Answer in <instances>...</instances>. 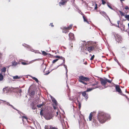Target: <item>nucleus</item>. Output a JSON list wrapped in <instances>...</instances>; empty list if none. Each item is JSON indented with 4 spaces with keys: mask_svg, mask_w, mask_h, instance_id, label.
Here are the masks:
<instances>
[{
    "mask_svg": "<svg viewBox=\"0 0 129 129\" xmlns=\"http://www.w3.org/2000/svg\"><path fill=\"white\" fill-rule=\"evenodd\" d=\"M58 60V59H55L54 60L52 61V62L53 63H54L57 61Z\"/></svg>",
    "mask_w": 129,
    "mask_h": 129,
    "instance_id": "obj_40",
    "label": "nucleus"
},
{
    "mask_svg": "<svg viewBox=\"0 0 129 129\" xmlns=\"http://www.w3.org/2000/svg\"><path fill=\"white\" fill-rule=\"evenodd\" d=\"M1 101L3 102V103H4L6 105H8V104L9 102H7L5 101H4V100H2Z\"/></svg>",
    "mask_w": 129,
    "mask_h": 129,
    "instance_id": "obj_34",
    "label": "nucleus"
},
{
    "mask_svg": "<svg viewBox=\"0 0 129 129\" xmlns=\"http://www.w3.org/2000/svg\"><path fill=\"white\" fill-rule=\"evenodd\" d=\"M100 13L105 17L107 19H109L110 21V18L107 15L106 13L104 11H100Z\"/></svg>",
    "mask_w": 129,
    "mask_h": 129,
    "instance_id": "obj_6",
    "label": "nucleus"
},
{
    "mask_svg": "<svg viewBox=\"0 0 129 129\" xmlns=\"http://www.w3.org/2000/svg\"><path fill=\"white\" fill-rule=\"evenodd\" d=\"M96 6L95 7V8H94V9H97V4H96Z\"/></svg>",
    "mask_w": 129,
    "mask_h": 129,
    "instance_id": "obj_54",
    "label": "nucleus"
},
{
    "mask_svg": "<svg viewBox=\"0 0 129 129\" xmlns=\"http://www.w3.org/2000/svg\"><path fill=\"white\" fill-rule=\"evenodd\" d=\"M42 54L43 55H47L48 54H49L50 55V54H48V53L46 52L45 51H42Z\"/></svg>",
    "mask_w": 129,
    "mask_h": 129,
    "instance_id": "obj_30",
    "label": "nucleus"
},
{
    "mask_svg": "<svg viewBox=\"0 0 129 129\" xmlns=\"http://www.w3.org/2000/svg\"><path fill=\"white\" fill-rule=\"evenodd\" d=\"M81 105V104H80V103H79V108H80Z\"/></svg>",
    "mask_w": 129,
    "mask_h": 129,
    "instance_id": "obj_53",
    "label": "nucleus"
},
{
    "mask_svg": "<svg viewBox=\"0 0 129 129\" xmlns=\"http://www.w3.org/2000/svg\"><path fill=\"white\" fill-rule=\"evenodd\" d=\"M93 121L92 123V124L93 125H94L95 126H97L99 125V124L97 121L96 120L93 118Z\"/></svg>",
    "mask_w": 129,
    "mask_h": 129,
    "instance_id": "obj_10",
    "label": "nucleus"
},
{
    "mask_svg": "<svg viewBox=\"0 0 129 129\" xmlns=\"http://www.w3.org/2000/svg\"><path fill=\"white\" fill-rule=\"evenodd\" d=\"M110 116L107 114L102 112H100L97 116V119L100 122L105 123L106 120L110 119Z\"/></svg>",
    "mask_w": 129,
    "mask_h": 129,
    "instance_id": "obj_1",
    "label": "nucleus"
},
{
    "mask_svg": "<svg viewBox=\"0 0 129 129\" xmlns=\"http://www.w3.org/2000/svg\"><path fill=\"white\" fill-rule=\"evenodd\" d=\"M40 59H36L35 60H33L31 61H30L29 63H27L25 62H21V64L23 65H26L29 64V63H31L32 62H33L35 61H36L37 60H39Z\"/></svg>",
    "mask_w": 129,
    "mask_h": 129,
    "instance_id": "obj_9",
    "label": "nucleus"
},
{
    "mask_svg": "<svg viewBox=\"0 0 129 129\" xmlns=\"http://www.w3.org/2000/svg\"><path fill=\"white\" fill-rule=\"evenodd\" d=\"M79 78L80 80H80V81L82 83L84 84H87L85 83L83 81V80L87 81L89 80V79L88 78L83 77L82 76H80Z\"/></svg>",
    "mask_w": 129,
    "mask_h": 129,
    "instance_id": "obj_2",
    "label": "nucleus"
},
{
    "mask_svg": "<svg viewBox=\"0 0 129 129\" xmlns=\"http://www.w3.org/2000/svg\"><path fill=\"white\" fill-rule=\"evenodd\" d=\"M80 120L78 119V121L79 124L80 125H82L83 126L84 125L85 120L83 119V118L82 117V118L80 116H79Z\"/></svg>",
    "mask_w": 129,
    "mask_h": 129,
    "instance_id": "obj_4",
    "label": "nucleus"
},
{
    "mask_svg": "<svg viewBox=\"0 0 129 129\" xmlns=\"http://www.w3.org/2000/svg\"><path fill=\"white\" fill-rule=\"evenodd\" d=\"M84 64H87V62H84Z\"/></svg>",
    "mask_w": 129,
    "mask_h": 129,
    "instance_id": "obj_58",
    "label": "nucleus"
},
{
    "mask_svg": "<svg viewBox=\"0 0 129 129\" xmlns=\"http://www.w3.org/2000/svg\"><path fill=\"white\" fill-rule=\"evenodd\" d=\"M116 61L117 62V63L118 64H119V62H118V60H116Z\"/></svg>",
    "mask_w": 129,
    "mask_h": 129,
    "instance_id": "obj_59",
    "label": "nucleus"
},
{
    "mask_svg": "<svg viewBox=\"0 0 129 129\" xmlns=\"http://www.w3.org/2000/svg\"><path fill=\"white\" fill-rule=\"evenodd\" d=\"M56 106H54V105H53V107L54 109H56V107H55Z\"/></svg>",
    "mask_w": 129,
    "mask_h": 129,
    "instance_id": "obj_47",
    "label": "nucleus"
},
{
    "mask_svg": "<svg viewBox=\"0 0 129 129\" xmlns=\"http://www.w3.org/2000/svg\"><path fill=\"white\" fill-rule=\"evenodd\" d=\"M22 45L24 47H26V48H28V50L33 51V50L31 49L29 45H27L25 44H23Z\"/></svg>",
    "mask_w": 129,
    "mask_h": 129,
    "instance_id": "obj_11",
    "label": "nucleus"
},
{
    "mask_svg": "<svg viewBox=\"0 0 129 129\" xmlns=\"http://www.w3.org/2000/svg\"><path fill=\"white\" fill-rule=\"evenodd\" d=\"M50 72H48V73H45V74H44V75H48V74L50 73Z\"/></svg>",
    "mask_w": 129,
    "mask_h": 129,
    "instance_id": "obj_50",
    "label": "nucleus"
},
{
    "mask_svg": "<svg viewBox=\"0 0 129 129\" xmlns=\"http://www.w3.org/2000/svg\"><path fill=\"white\" fill-rule=\"evenodd\" d=\"M61 56H55V57L56 58H59V59H61Z\"/></svg>",
    "mask_w": 129,
    "mask_h": 129,
    "instance_id": "obj_44",
    "label": "nucleus"
},
{
    "mask_svg": "<svg viewBox=\"0 0 129 129\" xmlns=\"http://www.w3.org/2000/svg\"><path fill=\"white\" fill-rule=\"evenodd\" d=\"M5 90H6V88H4L3 89V91H5Z\"/></svg>",
    "mask_w": 129,
    "mask_h": 129,
    "instance_id": "obj_57",
    "label": "nucleus"
},
{
    "mask_svg": "<svg viewBox=\"0 0 129 129\" xmlns=\"http://www.w3.org/2000/svg\"><path fill=\"white\" fill-rule=\"evenodd\" d=\"M63 65V64H62V63L61 64H60V65L58 66L57 67V68L55 69H56L59 66H61L62 65Z\"/></svg>",
    "mask_w": 129,
    "mask_h": 129,
    "instance_id": "obj_51",
    "label": "nucleus"
},
{
    "mask_svg": "<svg viewBox=\"0 0 129 129\" xmlns=\"http://www.w3.org/2000/svg\"><path fill=\"white\" fill-rule=\"evenodd\" d=\"M4 78V77L1 73H0V81H2Z\"/></svg>",
    "mask_w": 129,
    "mask_h": 129,
    "instance_id": "obj_23",
    "label": "nucleus"
},
{
    "mask_svg": "<svg viewBox=\"0 0 129 129\" xmlns=\"http://www.w3.org/2000/svg\"><path fill=\"white\" fill-rule=\"evenodd\" d=\"M69 36L70 39H73L74 38V34L71 33L69 34Z\"/></svg>",
    "mask_w": 129,
    "mask_h": 129,
    "instance_id": "obj_18",
    "label": "nucleus"
},
{
    "mask_svg": "<svg viewBox=\"0 0 129 129\" xmlns=\"http://www.w3.org/2000/svg\"><path fill=\"white\" fill-rule=\"evenodd\" d=\"M17 91L16 92L19 93L20 94L22 92V91L21 89L17 88Z\"/></svg>",
    "mask_w": 129,
    "mask_h": 129,
    "instance_id": "obj_24",
    "label": "nucleus"
},
{
    "mask_svg": "<svg viewBox=\"0 0 129 129\" xmlns=\"http://www.w3.org/2000/svg\"><path fill=\"white\" fill-rule=\"evenodd\" d=\"M22 120L23 121V119L24 118L25 119H26L27 121V119H28V118L26 117V116H22Z\"/></svg>",
    "mask_w": 129,
    "mask_h": 129,
    "instance_id": "obj_33",
    "label": "nucleus"
},
{
    "mask_svg": "<svg viewBox=\"0 0 129 129\" xmlns=\"http://www.w3.org/2000/svg\"><path fill=\"white\" fill-rule=\"evenodd\" d=\"M116 40L118 42H120V41L121 40L122 38L118 34L116 35V36H115Z\"/></svg>",
    "mask_w": 129,
    "mask_h": 129,
    "instance_id": "obj_5",
    "label": "nucleus"
},
{
    "mask_svg": "<svg viewBox=\"0 0 129 129\" xmlns=\"http://www.w3.org/2000/svg\"><path fill=\"white\" fill-rule=\"evenodd\" d=\"M69 100L71 101H72L73 100V98H69Z\"/></svg>",
    "mask_w": 129,
    "mask_h": 129,
    "instance_id": "obj_48",
    "label": "nucleus"
},
{
    "mask_svg": "<svg viewBox=\"0 0 129 129\" xmlns=\"http://www.w3.org/2000/svg\"><path fill=\"white\" fill-rule=\"evenodd\" d=\"M51 97L52 102L54 103L55 106H57V103L56 100L54 98L52 97L51 96Z\"/></svg>",
    "mask_w": 129,
    "mask_h": 129,
    "instance_id": "obj_13",
    "label": "nucleus"
},
{
    "mask_svg": "<svg viewBox=\"0 0 129 129\" xmlns=\"http://www.w3.org/2000/svg\"><path fill=\"white\" fill-rule=\"evenodd\" d=\"M47 126L46 125H45V129H47ZM50 129H57V128L55 127H50Z\"/></svg>",
    "mask_w": 129,
    "mask_h": 129,
    "instance_id": "obj_21",
    "label": "nucleus"
},
{
    "mask_svg": "<svg viewBox=\"0 0 129 129\" xmlns=\"http://www.w3.org/2000/svg\"><path fill=\"white\" fill-rule=\"evenodd\" d=\"M15 110H16L18 111V113L20 115H21V114H23V113L20 112L18 110L16 109H15Z\"/></svg>",
    "mask_w": 129,
    "mask_h": 129,
    "instance_id": "obj_41",
    "label": "nucleus"
},
{
    "mask_svg": "<svg viewBox=\"0 0 129 129\" xmlns=\"http://www.w3.org/2000/svg\"><path fill=\"white\" fill-rule=\"evenodd\" d=\"M83 19H84V22H86L87 23L89 24V22L87 21V19H86L85 18L84 16H83Z\"/></svg>",
    "mask_w": 129,
    "mask_h": 129,
    "instance_id": "obj_27",
    "label": "nucleus"
},
{
    "mask_svg": "<svg viewBox=\"0 0 129 129\" xmlns=\"http://www.w3.org/2000/svg\"><path fill=\"white\" fill-rule=\"evenodd\" d=\"M28 93L29 94V95L31 97H33L35 94V91L33 90H30L29 88V89L28 91Z\"/></svg>",
    "mask_w": 129,
    "mask_h": 129,
    "instance_id": "obj_8",
    "label": "nucleus"
},
{
    "mask_svg": "<svg viewBox=\"0 0 129 129\" xmlns=\"http://www.w3.org/2000/svg\"><path fill=\"white\" fill-rule=\"evenodd\" d=\"M92 116V115L91 113H90L89 117V118L90 121H91V120Z\"/></svg>",
    "mask_w": 129,
    "mask_h": 129,
    "instance_id": "obj_35",
    "label": "nucleus"
},
{
    "mask_svg": "<svg viewBox=\"0 0 129 129\" xmlns=\"http://www.w3.org/2000/svg\"><path fill=\"white\" fill-rule=\"evenodd\" d=\"M104 79H106L107 82L109 83H111L112 81V80H110L109 79H107L105 78V77L104 78Z\"/></svg>",
    "mask_w": 129,
    "mask_h": 129,
    "instance_id": "obj_25",
    "label": "nucleus"
},
{
    "mask_svg": "<svg viewBox=\"0 0 129 129\" xmlns=\"http://www.w3.org/2000/svg\"><path fill=\"white\" fill-rule=\"evenodd\" d=\"M128 27L129 28V23L128 24Z\"/></svg>",
    "mask_w": 129,
    "mask_h": 129,
    "instance_id": "obj_63",
    "label": "nucleus"
},
{
    "mask_svg": "<svg viewBox=\"0 0 129 129\" xmlns=\"http://www.w3.org/2000/svg\"><path fill=\"white\" fill-rule=\"evenodd\" d=\"M98 82H97L96 83V84H96V85H97V84H98Z\"/></svg>",
    "mask_w": 129,
    "mask_h": 129,
    "instance_id": "obj_60",
    "label": "nucleus"
},
{
    "mask_svg": "<svg viewBox=\"0 0 129 129\" xmlns=\"http://www.w3.org/2000/svg\"><path fill=\"white\" fill-rule=\"evenodd\" d=\"M7 105L10 106L11 107H12L13 109H16L12 105L10 104L9 103H8V105Z\"/></svg>",
    "mask_w": 129,
    "mask_h": 129,
    "instance_id": "obj_31",
    "label": "nucleus"
},
{
    "mask_svg": "<svg viewBox=\"0 0 129 129\" xmlns=\"http://www.w3.org/2000/svg\"><path fill=\"white\" fill-rule=\"evenodd\" d=\"M119 12L120 13V14L122 16H124V14L121 11H119Z\"/></svg>",
    "mask_w": 129,
    "mask_h": 129,
    "instance_id": "obj_39",
    "label": "nucleus"
},
{
    "mask_svg": "<svg viewBox=\"0 0 129 129\" xmlns=\"http://www.w3.org/2000/svg\"><path fill=\"white\" fill-rule=\"evenodd\" d=\"M125 9L126 10L128 9L129 8L127 6H126L125 7Z\"/></svg>",
    "mask_w": 129,
    "mask_h": 129,
    "instance_id": "obj_49",
    "label": "nucleus"
},
{
    "mask_svg": "<svg viewBox=\"0 0 129 129\" xmlns=\"http://www.w3.org/2000/svg\"><path fill=\"white\" fill-rule=\"evenodd\" d=\"M98 88V86H96L94 88L92 87L91 88H87V90H86V92H89V91H91L92 90H93L94 89L96 88Z\"/></svg>",
    "mask_w": 129,
    "mask_h": 129,
    "instance_id": "obj_17",
    "label": "nucleus"
},
{
    "mask_svg": "<svg viewBox=\"0 0 129 129\" xmlns=\"http://www.w3.org/2000/svg\"><path fill=\"white\" fill-rule=\"evenodd\" d=\"M94 49V47L93 46H88L87 48V50L90 52L92 51Z\"/></svg>",
    "mask_w": 129,
    "mask_h": 129,
    "instance_id": "obj_16",
    "label": "nucleus"
},
{
    "mask_svg": "<svg viewBox=\"0 0 129 129\" xmlns=\"http://www.w3.org/2000/svg\"><path fill=\"white\" fill-rule=\"evenodd\" d=\"M63 66H64V68L66 69V76L67 77V72H68V70L67 68V66L66 65H65V64H63Z\"/></svg>",
    "mask_w": 129,
    "mask_h": 129,
    "instance_id": "obj_26",
    "label": "nucleus"
},
{
    "mask_svg": "<svg viewBox=\"0 0 129 129\" xmlns=\"http://www.w3.org/2000/svg\"><path fill=\"white\" fill-rule=\"evenodd\" d=\"M43 104H39L37 105V107L38 108H40L42 106H43Z\"/></svg>",
    "mask_w": 129,
    "mask_h": 129,
    "instance_id": "obj_38",
    "label": "nucleus"
},
{
    "mask_svg": "<svg viewBox=\"0 0 129 129\" xmlns=\"http://www.w3.org/2000/svg\"><path fill=\"white\" fill-rule=\"evenodd\" d=\"M56 114H57V115H58V112H56Z\"/></svg>",
    "mask_w": 129,
    "mask_h": 129,
    "instance_id": "obj_62",
    "label": "nucleus"
},
{
    "mask_svg": "<svg viewBox=\"0 0 129 129\" xmlns=\"http://www.w3.org/2000/svg\"><path fill=\"white\" fill-rule=\"evenodd\" d=\"M6 68L4 67L1 70L2 72L5 73L6 71Z\"/></svg>",
    "mask_w": 129,
    "mask_h": 129,
    "instance_id": "obj_20",
    "label": "nucleus"
},
{
    "mask_svg": "<svg viewBox=\"0 0 129 129\" xmlns=\"http://www.w3.org/2000/svg\"><path fill=\"white\" fill-rule=\"evenodd\" d=\"M50 24L51 25V26H52V27L53 26V25L52 24V23H50Z\"/></svg>",
    "mask_w": 129,
    "mask_h": 129,
    "instance_id": "obj_56",
    "label": "nucleus"
},
{
    "mask_svg": "<svg viewBox=\"0 0 129 129\" xmlns=\"http://www.w3.org/2000/svg\"><path fill=\"white\" fill-rule=\"evenodd\" d=\"M119 21H117V23L118 24V26L119 27Z\"/></svg>",
    "mask_w": 129,
    "mask_h": 129,
    "instance_id": "obj_52",
    "label": "nucleus"
},
{
    "mask_svg": "<svg viewBox=\"0 0 129 129\" xmlns=\"http://www.w3.org/2000/svg\"><path fill=\"white\" fill-rule=\"evenodd\" d=\"M102 2V4L103 5H104L106 3V2L104 0H101Z\"/></svg>",
    "mask_w": 129,
    "mask_h": 129,
    "instance_id": "obj_42",
    "label": "nucleus"
},
{
    "mask_svg": "<svg viewBox=\"0 0 129 129\" xmlns=\"http://www.w3.org/2000/svg\"><path fill=\"white\" fill-rule=\"evenodd\" d=\"M121 2H122L123 1H124V0H120Z\"/></svg>",
    "mask_w": 129,
    "mask_h": 129,
    "instance_id": "obj_61",
    "label": "nucleus"
},
{
    "mask_svg": "<svg viewBox=\"0 0 129 129\" xmlns=\"http://www.w3.org/2000/svg\"><path fill=\"white\" fill-rule=\"evenodd\" d=\"M61 59L63 61L62 62V64H64V63L65 62V58L64 57H61Z\"/></svg>",
    "mask_w": 129,
    "mask_h": 129,
    "instance_id": "obj_29",
    "label": "nucleus"
},
{
    "mask_svg": "<svg viewBox=\"0 0 129 129\" xmlns=\"http://www.w3.org/2000/svg\"><path fill=\"white\" fill-rule=\"evenodd\" d=\"M96 84H92V86H94L95 85H96Z\"/></svg>",
    "mask_w": 129,
    "mask_h": 129,
    "instance_id": "obj_55",
    "label": "nucleus"
},
{
    "mask_svg": "<svg viewBox=\"0 0 129 129\" xmlns=\"http://www.w3.org/2000/svg\"><path fill=\"white\" fill-rule=\"evenodd\" d=\"M125 17L128 21H129V15H125Z\"/></svg>",
    "mask_w": 129,
    "mask_h": 129,
    "instance_id": "obj_36",
    "label": "nucleus"
},
{
    "mask_svg": "<svg viewBox=\"0 0 129 129\" xmlns=\"http://www.w3.org/2000/svg\"><path fill=\"white\" fill-rule=\"evenodd\" d=\"M72 25H73L72 24L70 25L69 26L67 27V28L69 29H71L72 28Z\"/></svg>",
    "mask_w": 129,
    "mask_h": 129,
    "instance_id": "obj_37",
    "label": "nucleus"
},
{
    "mask_svg": "<svg viewBox=\"0 0 129 129\" xmlns=\"http://www.w3.org/2000/svg\"><path fill=\"white\" fill-rule=\"evenodd\" d=\"M94 57V55H93L92 56H91V57L90 58V60H92L93 59Z\"/></svg>",
    "mask_w": 129,
    "mask_h": 129,
    "instance_id": "obj_45",
    "label": "nucleus"
},
{
    "mask_svg": "<svg viewBox=\"0 0 129 129\" xmlns=\"http://www.w3.org/2000/svg\"><path fill=\"white\" fill-rule=\"evenodd\" d=\"M32 109H33L35 110V108H33H33H32Z\"/></svg>",
    "mask_w": 129,
    "mask_h": 129,
    "instance_id": "obj_64",
    "label": "nucleus"
},
{
    "mask_svg": "<svg viewBox=\"0 0 129 129\" xmlns=\"http://www.w3.org/2000/svg\"><path fill=\"white\" fill-rule=\"evenodd\" d=\"M115 88L117 91L119 93H121V89L119 88V86L116 85L115 86Z\"/></svg>",
    "mask_w": 129,
    "mask_h": 129,
    "instance_id": "obj_14",
    "label": "nucleus"
},
{
    "mask_svg": "<svg viewBox=\"0 0 129 129\" xmlns=\"http://www.w3.org/2000/svg\"><path fill=\"white\" fill-rule=\"evenodd\" d=\"M67 27H64L63 28V30L62 31L63 33H67L69 31L68 30Z\"/></svg>",
    "mask_w": 129,
    "mask_h": 129,
    "instance_id": "obj_19",
    "label": "nucleus"
},
{
    "mask_svg": "<svg viewBox=\"0 0 129 129\" xmlns=\"http://www.w3.org/2000/svg\"><path fill=\"white\" fill-rule=\"evenodd\" d=\"M32 78L33 79H34V80H35V81H36V82L37 83H38L39 82V81H38V79L37 78H36V77H32Z\"/></svg>",
    "mask_w": 129,
    "mask_h": 129,
    "instance_id": "obj_22",
    "label": "nucleus"
},
{
    "mask_svg": "<svg viewBox=\"0 0 129 129\" xmlns=\"http://www.w3.org/2000/svg\"><path fill=\"white\" fill-rule=\"evenodd\" d=\"M107 5L108 6L110 9H111L112 10H113V8L110 6L108 4H107Z\"/></svg>",
    "mask_w": 129,
    "mask_h": 129,
    "instance_id": "obj_43",
    "label": "nucleus"
},
{
    "mask_svg": "<svg viewBox=\"0 0 129 129\" xmlns=\"http://www.w3.org/2000/svg\"><path fill=\"white\" fill-rule=\"evenodd\" d=\"M17 64V62H15L14 61L13 62V61L12 62V66H16Z\"/></svg>",
    "mask_w": 129,
    "mask_h": 129,
    "instance_id": "obj_32",
    "label": "nucleus"
},
{
    "mask_svg": "<svg viewBox=\"0 0 129 129\" xmlns=\"http://www.w3.org/2000/svg\"><path fill=\"white\" fill-rule=\"evenodd\" d=\"M67 2V0H61L60 2H59V6L63 5L65 4Z\"/></svg>",
    "mask_w": 129,
    "mask_h": 129,
    "instance_id": "obj_15",
    "label": "nucleus"
},
{
    "mask_svg": "<svg viewBox=\"0 0 129 129\" xmlns=\"http://www.w3.org/2000/svg\"><path fill=\"white\" fill-rule=\"evenodd\" d=\"M87 43L86 42H82L81 43V50L83 51L84 49L86 50L87 48Z\"/></svg>",
    "mask_w": 129,
    "mask_h": 129,
    "instance_id": "obj_3",
    "label": "nucleus"
},
{
    "mask_svg": "<svg viewBox=\"0 0 129 129\" xmlns=\"http://www.w3.org/2000/svg\"><path fill=\"white\" fill-rule=\"evenodd\" d=\"M13 78L14 79H19L20 77L18 76H16L13 77Z\"/></svg>",
    "mask_w": 129,
    "mask_h": 129,
    "instance_id": "obj_28",
    "label": "nucleus"
},
{
    "mask_svg": "<svg viewBox=\"0 0 129 129\" xmlns=\"http://www.w3.org/2000/svg\"><path fill=\"white\" fill-rule=\"evenodd\" d=\"M100 80L101 84L103 86H105L107 83L106 79H103L102 78H100Z\"/></svg>",
    "mask_w": 129,
    "mask_h": 129,
    "instance_id": "obj_7",
    "label": "nucleus"
},
{
    "mask_svg": "<svg viewBox=\"0 0 129 129\" xmlns=\"http://www.w3.org/2000/svg\"><path fill=\"white\" fill-rule=\"evenodd\" d=\"M86 91H85L82 93V94L85 99L87 100L88 98V94L86 93Z\"/></svg>",
    "mask_w": 129,
    "mask_h": 129,
    "instance_id": "obj_12",
    "label": "nucleus"
},
{
    "mask_svg": "<svg viewBox=\"0 0 129 129\" xmlns=\"http://www.w3.org/2000/svg\"><path fill=\"white\" fill-rule=\"evenodd\" d=\"M43 110H41L40 112V115L41 116H42L43 115V113L42 112V111H43Z\"/></svg>",
    "mask_w": 129,
    "mask_h": 129,
    "instance_id": "obj_46",
    "label": "nucleus"
}]
</instances>
